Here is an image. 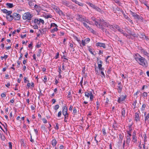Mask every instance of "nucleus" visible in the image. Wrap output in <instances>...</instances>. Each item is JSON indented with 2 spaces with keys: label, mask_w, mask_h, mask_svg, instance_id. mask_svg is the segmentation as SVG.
I'll return each mask as SVG.
<instances>
[{
  "label": "nucleus",
  "mask_w": 149,
  "mask_h": 149,
  "mask_svg": "<svg viewBox=\"0 0 149 149\" xmlns=\"http://www.w3.org/2000/svg\"><path fill=\"white\" fill-rule=\"evenodd\" d=\"M68 115H64V121L65 122H67V119L68 118Z\"/></svg>",
  "instance_id": "39"
},
{
  "label": "nucleus",
  "mask_w": 149,
  "mask_h": 149,
  "mask_svg": "<svg viewBox=\"0 0 149 149\" xmlns=\"http://www.w3.org/2000/svg\"><path fill=\"white\" fill-rule=\"evenodd\" d=\"M6 5L7 8H11L13 7L14 5H13V3H7L6 4Z\"/></svg>",
  "instance_id": "25"
},
{
  "label": "nucleus",
  "mask_w": 149,
  "mask_h": 149,
  "mask_svg": "<svg viewBox=\"0 0 149 149\" xmlns=\"http://www.w3.org/2000/svg\"><path fill=\"white\" fill-rule=\"evenodd\" d=\"M136 101H134L133 102V103H132V104L133 105V106L134 107V108H135L136 105Z\"/></svg>",
  "instance_id": "50"
},
{
  "label": "nucleus",
  "mask_w": 149,
  "mask_h": 149,
  "mask_svg": "<svg viewBox=\"0 0 149 149\" xmlns=\"http://www.w3.org/2000/svg\"><path fill=\"white\" fill-rule=\"evenodd\" d=\"M118 30L119 32H120L121 33H123L124 34V32L123 31V30L121 29L120 28H119V29Z\"/></svg>",
  "instance_id": "48"
},
{
  "label": "nucleus",
  "mask_w": 149,
  "mask_h": 149,
  "mask_svg": "<svg viewBox=\"0 0 149 149\" xmlns=\"http://www.w3.org/2000/svg\"><path fill=\"white\" fill-rule=\"evenodd\" d=\"M121 113V117H125V108H123L122 109Z\"/></svg>",
  "instance_id": "23"
},
{
  "label": "nucleus",
  "mask_w": 149,
  "mask_h": 149,
  "mask_svg": "<svg viewBox=\"0 0 149 149\" xmlns=\"http://www.w3.org/2000/svg\"><path fill=\"white\" fill-rule=\"evenodd\" d=\"M61 115V112L60 111H59L58 114V117H60Z\"/></svg>",
  "instance_id": "58"
},
{
  "label": "nucleus",
  "mask_w": 149,
  "mask_h": 149,
  "mask_svg": "<svg viewBox=\"0 0 149 149\" xmlns=\"http://www.w3.org/2000/svg\"><path fill=\"white\" fill-rule=\"evenodd\" d=\"M87 3L92 8H93L94 9L98 11H100V9L98 8L97 6H95L94 4L90 3L88 2Z\"/></svg>",
  "instance_id": "10"
},
{
  "label": "nucleus",
  "mask_w": 149,
  "mask_h": 149,
  "mask_svg": "<svg viewBox=\"0 0 149 149\" xmlns=\"http://www.w3.org/2000/svg\"><path fill=\"white\" fill-rule=\"evenodd\" d=\"M59 107V106L58 104L55 105L54 107V110H56Z\"/></svg>",
  "instance_id": "35"
},
{
  "label": "nucleus",
  "mask_w": 149,
  "mask_h": 149,
  "mask_svg": "<svg viewBox=\"0 0 149 149\" xmlns=\"http://www.w3.org/2000/svg\"><path fill=\"white\" fill-rule=\"evenodd\" d=\"M54 27V28L50 30V31L51 33H53L54 32L57 31L58 30L57 27L58 26L55 23H51V27Z\"/></svg>",
  "instance_id": "4"
},
{
  "label": "nucleus",
  "mask_w": 149,
  "mask_h": 149,
  "mask_svg": "<svg viewBox=\"0 0 149 149\" xmlns=\"http://www.w3.org/2000/svg\"><path fill=\"white\" fill-rule=\"evenodd\" d=\"M97 62L99 63V64H102V62L101 60H99V59L97 58Z\"/></svg>",
  "instance_id": "55"
},
{
  "label": "nucleus",
  "mask_w": 149,
  "mask_h": 149,
  "mask_svg": "<svg viewBox=\"0 0 149 149\" xmlns=\"http://www.w3.org/2000/svg\"><path fill=\"white\" fill-rule=\"evenodd\" d=\"M34 8L37 11H38V12L40 11L41 8L39 5L35 4L34 6Z\"/></svg>",
  "instance_id": "27"
},
{
  "label": "nucleus",
  "mask_w": 149,
  "mask_h": 149,
  "mask_svg": "<svg viewBox=\"0 0 149 149\" xmlns=\"http://www.w3.org/2000/svg\"><path fill=\"white\" fill-rule=\"evenodd\" d=\"M128 33L130 35L134 37H137V35L134 33H132L131 32H128Z\"/></svg>",
  "instance_id": "34"
},
{
  "label": "nucleus",
  "mask_w": 149,
  "mask_h": 149,
  "mask_svg": "<svg viewBox=\"0 0 149 149\" xmlns=\"http://www.w3.org/2000/svg\"><path fill=\"white\" fill-rule=\"evenodd\" d=\"M62 113L63 115H68V109L65 106H64L62 108Z\"/></svg>",
  "instance_id": "13"
},
{
  "label": "nucleus",
  "mask_w": 149,
  "mask_h": 149,
  "mask_svg": "<svg viewBox=\"0 0 149 149\" xmlns=\"http://www.w3.org/2000/svg\"><path fill=\"white\" fill-rule=\"evenodd\" d=\"M146 107V105L145 104H143L142 105V108H141V110H143Z\"/></svg>",
  "instance_id": "52"
},
{
  "label": "nucleus",
  "mask_w": 149,
  "mask_h": 149,
  "mask_svg": "<svg viewBox=\"0 0 149 149\" xmlns=\"http://www.w3.org/2000/svg\"><path fill=\"white\" fill-rule=\"evenodd\" d=\"M97 64L98 67L99 68V69L101 71L104 70V69L102 67V64H99V63L98 62H97Z\"/></svg>",
  "instance_id": "28"
},
{
  "label": "nucleus",
  "mask_w": 149,
  "mask_h": 149,
  "mask_svg": "<svg viewBox=\"0 0 149 149\" xmlns=\"http://www.w3.org/2000/svg\"><path fill=\"white\" fill-rule=\"evenodd\" d=\"M148 86H143V87H142V89L143 90H144L145 89H147V88H148Z\"/></svg>",
  "instance_id": "63"
},
{
  "label": "nucleus",
  "mask_w": 149,
  "mask_h": 149,
  "mask_svg": "<svg viewBox=\"0 0 149 149\" xmlns=\"http://www.w3.org/2000/svg\"><path fill=\"white\" fill-rule=\"evenodd\" d=\"M1 11L4 13H6V15L7 14H11L12 11H8L5 9H4L1 10Z\"/></svg>",
  "instance_id": "21"
},
{
  "label": "nucleus",
  "mask_w": 149,
  "mask_h": 149,
  "mask_svg": "<svg viewBox=\"0 0 149 149\" xmlns=\"http://www.w3.org/2000/svg\"><path fill=\"white\" fill-rule=\"evenodd\" d=\"M56 125L54 127V128L56 130H58L59 129V126H58V123H56Z\"/></svg>",
  "instance_id": "40"
},
{
  "label": "nucleus",
  "mask_w": 149,
  "mask_h": 149,
  "mask_svg": "<svg viewBox=\"0 0 149 149\" xmlns=\"http://www.w3.org/2000/svg\"><path fill=\"white\" fill-rule=\"evenodd\" d=\"M76 19L81 22H83L86 20V18L84 16L81 15H78L77 16Z\"/></svg>",
  "instance_id": "7"
},
{
  "label": "nucleus",
  "mask_w": 149,
  "mask_h": 149,
  "mask_svg": "<svg viewBox=\"0 0 149 149\" xmlns=\"http://www.w3.org/2000/svg\"><path fill=\"white\" fill-rule=\"evenodd\" d=\"M42 50L41 49H39L38 52L37 54V55L38 57H39L40 56V54L42 52Z\"/></svg>",
  "instance_id": "32"
},
{
  "label": "nucleus",
  "mask_w": 149,
  "mask_h": 149,
  "mask_svg": "<svg viewBox=\"0 0 149 149\" xmlns=\"http://www.w3.org/2000/svg\"><path fill=\"white\" fill-rule=\"evenodd\" d=\"M124 36H126V37H127V38H130V36L129 35H127V33H124Z\"/></svg>",
  "instance_id": "57"
},
{
  "label": "nucleus",
  "mask_w": 149,
  "mask_h": 149,
  "mask_svg": "<svg viewBox=\"0 0 149 149\" xmlns=\"http://www.w3.org/2000/svg\"><path fill=\"white\" fill-rule=\"evenodd\" d=\"M90 40V39L89 38H86L85 40H82L81 42V45H82L83 46H85L86 45L89 43Z\"/></svg>",
  "instance_id": "12"
},
{
  "label": "nucleus",
  "mask_w": 149,
  "mask_h": 149,
  "mask_svg": "<svg viewBox=\"0 0 149 149\" xmlns=\"http://www.w3.org/2000/svg\"><path fill=\"white\" fill-rule=\"evenodd\" d=\"M118 135L119 136V138L120 139V142H119V143H120V144L122 143L123 136L121 134H119Z\"/></svg>",
  "instance_id": "30"
},
{
  "label": "nucleus",
  "mask_w": 149,
  "mask_h": 149,
  "mask_svg": "<svg viewBox=\"0 0 149 149\" xmlns=\"http://www.w3.org/2000/svg\"><path fill=\"white\" fill-rule=\"evenodd\" d=\"M41 129L45 131L46 130V127L44 125H42L41 126Z\"/></svg>",
  "instance_id": "42"
},
{
  "label": "nucleus",
  "mask_w": 149,
  "mask_h": 149,
  "mask_svg": "<svg viewBox=\"0 0 149 149\" xmlns=\"http://www.w3.org/2000/svg\"><path fill=\"white\" fill-rule=\"evenodd\" d=\"M127 133L128 135H127V136L131 137L132 136V134H131V131H127Z\"/></svg>",
  "instance_id": "43"
},
{
  "label": "nucleus",
  "mask_w": 149,
  "mask_h": 149,
  "mask_svg": "<svg viewBox=\"0 0 149 149\" xmlns=\"http://www.w3.org/2000/svg\"><path fill=\"white\" fill-rule=\"evenodd\" d=\"M8 57V56L7 55H5L4 56H1V60H3L4 58L5 59H7Z\"/></svg>",
  "instance_id": "37"
},
{
  "label": "nucleus",
  "mask_w": 149,
  "mask_h": 149,
  "mask_svg": "<svg viewBox=\"0 0 149 149\" xmlns=\"http://www.w3.org/2000/svg\"><path fill=\"white\" fill-rule=\"evenodd\" d=\"M91 19L92 20L94 21L95 22V24L96 26L97 25H101L102 22L100 21V19H98L96 20V19L94 17H92L91 18Z\"/></svg>",
  "instance_id": "8"
},
{
  "label": "nucleus",
  "mask_w": 149,
  "mask_h": 149,
  "mask_svg": "<svg viewBox=\"0 0 149 149\" xmlns=\"http://www.w3.org/2000/svg\"><path fill=\"white\" fill-rule=\"evenodd\" d=\"M102 131L103 134L105 135L106 134V132H105V128H103L102 129Z\"/></svg>",
  "instance_id": "60"
},
{
  "label": "nucleus",
  "mask_w": 149,
  "mask_h": 149,
  "mask_svg": "<svg viewBox=\"0 0 149 149\" xmlns=\"http://www.w3.org/2000/svg\"><path fill=\"white\" fill-rule=\"evenodd\" d=\"M57 142L56 140L55 139H53L52 140V144L53 147L55 146L56 145Z\"/></svg>",
  "instance_id": "26"
},
{
  "label": "nucleus",
  "mask_w": 149,
  "mask_h": 149,
  "mask_svg": "<svg viewBox=\"0 0 149 149\" xmlns=\"http://www.w3.org/2000/svg\"><path fill=\"white\" fill-rule=\"evenodd\" d=\"M77 110L75 107H74V109H73V113L75 114L76 113H77Z\"/></svg>",
  "instance_id": "54"
},
{
  "label": "nucleus",
  "mask_w": 149,
  "mask_h": 149,
  "mask_svg": "<svg viewBox=\"0 0 149 149\" xmlns=\"http://www.w3.org/2000/svg\"><path fill=\"white\" fill-rule=\"evenodd\" d=\"M75 3L80 6H84V4L83 3L79 2L77 1Z\"/></svg>",
  "instance_id": "33"
},
{
  "label": "nucleus",
  "mask_w": 149,
  "mask_h": 149,
  "mask_svg": "<svg viewBox=\"0 0 149 149\" xmlns=\"http://www.w3.org/2000/svg\"><path fill=\"white\" fill-rule=\"evenodd\" d=\"M103 70L101 71V73L102 75V76H101L102 78L104 77V78L105 77V75L104 73V72L103 71Z\"/></svg>",
  "instance_id": "45"
},
{
  "label": "nucleus",
  "mask_w": 149,
  "mask_h": 149,
  "mask_svg": "<svg viewBox=\"0 0 149 149\" xmlns=\"http://www.w3.org/2000/svg\"><path fill=\"white\" fill-rule=\"evenodd\" d=\"M83 24L84 25L88 30H90L92 32L94 33V31L93 29L91 28L88 25H87L85 22H83Z\"/></svg>",
  "instance_id": "17"
},
{
  "label": "nucleus",
  "mask_w": 149,
  "mask_h": 149,
  "mask_svg": "<svg viewBox=\"0 0 149 149\" xmlns=\"http://www.w3.org/2000/svg\"><path fill=\"white\" fill-rule=\"evenodd\" d=\"M58 72H59V73H61V72H62L61 70V66L60 65V66H58Z\"/></svg>",
  "instance_id": "49"
},
{
  "label": "nucleus",
  "mask_w": 149,
  "mask_h": 149,
  "mask_svg": "<svg viewBox=\"0 0 149 149\" xmlns=\"http://www.w3.org/2000/svg\"><path fill=\"white\" fill-rule=\"evenodd\" d=\"M11 14H7L6 15V18L9 21H11L13 19V15H12Z\"/></svg>",
  "instance_id": "18"
},
{
  "label": "nucleus",
  "mask_w": 149,
  "mask_h": 149,
  "mask_svg": "<svg viewBox=\"0 0 149 149\" xmlns=\"http://www.w3.org/2000/svg\"><path fill=\"white\" fill-rule=\"evenodd\" d=\"M130 12L131 14L134 17V19H139L140 17L136 13L132 12L131 10H130Z\"/></svg>",
  "instance_id": "16"
},
{
  "label": "nucleus",
  "mask_w": 149,
  "mask_h": 149,
  "mask_svg": "<svg viewBox=\"0 0 149 149\" xmlns=\"http://www.w3.org/2000/svg\"><path fill=\"white\" fill-rule=\"evenodd\" d=\"M144 122L145 123H148L149 122V113H147L146 112H144Z\"/></svg>",
  "instance_id": "9"
},
{
  "label": "nucleus",
  "mask_w": 149,
  "mask_h": 149,
  "mask_svg": "<svg viewBox=\"0 0 149 149\" xmlns=\"http://www.w3.org/2000/svg\"><path fill=\"white\" fill-rule=\"evenodd\" d=\"M33 16V14L30 12H27L23 14L22 16V18L24 20L29 21L32 19Z\"/></svg>",
  "instance_id": "2"
},
{
  "label": "nucleus",
  "mask_w": 149,
  "mask_h": 149,
  "mask_svg": "<svg viewBox=\"0 0 149 149\" xmlns=\"http://www.w3.org/2000/svg\"><path fill=\"white\" fill-rule=\"evenodd\" d=\"M61 3L62 4L65 5L66 6L71 8V6L70 5V2L67 1L66 0H62L61 1Z\"/></svg>",
  "instance_id": "14"
},
{
  "label": "nucleus",
  "mask_w": 149,
  "mask_h": 149,
  "mask_svg": "<svg viewBox=\"0 0 149 149\" xmlns=\"http://www.w3.org/2000/svg\"><path fill=\"white\" fill-rule=\"evenodd\" d=\"M75 39L77 41V42H79V43L80 44V46H81V41L78 38H77V36L74 37Z\"/></svg>",
  "instance_id": "36"
},
{
  "label": "nucleus",
  "mask_w": 149,
  "mask_h": 149,
  "mask_svg": "<svg viewBox=\"0 0 149 149\" xmlns=\"http://www.w3.org/2000/svg\"><path fill=\"white\" fill-rule=\"evenodd\" d=\"M47 77L46 76H45L44 78V79H43V81L45 83L47 81Z\"/></svg>",
  "instance_id": "61"
},
{
  "label": "nucleus",
  "mask_w": 149,
  "mask_h": 149,
  "mask_svg": "<svg viewBox=\"0 0 149 149\" xmlns=\"http://www.w3.org/2000/svg\"><path fill=\"white\" fill-rule=\"evenodd\" d=\"M27 81L28 82L27 84V86L29 88L30 87L31 84L29 83V80H27Z\"/></svg>",
  "instance_id": "62"
},
{
  "label": "nucleus",
  "mask_w": 149,
  "mask_h": 149,
  "mask_svg": "<svg viewBox=\"0 0 149 149\" xmlns=\"http://www.w3.org/2000/svg\"><path fill=\"white\" fill-rule=\"evenodd\" d=\"M88 50L89 52H90L92 54H93V55H94L93 52V50L92 49L90 48V47H89V48L88 49Z\"/></svg>",
  "instance_id": "38"
},
{
  "label": "nucleus",
  "mask_w": 149,
  "mask_h": 149,
  "mask_svg": "<svg viewBox=\"0 0 149 149\" xmlns=\"http://www.w3.org/2000/svg\"><path fill=\"white\" fill-rule=\"evenodd\" d=\"M90 94L91 95L90 96V98L91 101H92L93 100V95H92V94Z\"/></svg>",
  "instance_id": "46"
},
{
  "label": "nucleus",
  "mask_w": 149,
  "mask_h": 149,
  "mask_svg": "<svg viewBox=\"0 0 149 149\" xmlns=\"http://www.w3.org/2000/svg\"><path fill=\"white\" fill-rule=\"evenodd\" d=\"M139 57H136L135 58L136 60L137 61L139 64L144 67L148 65V63L146 59L144 58L139 56Z\"/></svg>",
  "instance_id": "1"
},
{
  "label": "nucleus",
  "mask_w": 149,
  "mask_h": 149,
  "mask_svg": "<svg viewBox=\"0 0 149 149\" xmlns=\"http://www.w3.org/2000/svg\"><path fill=\"white\" fill-rule=\"evenodd\" d=\"M36 106H34L33 105H31V108L32 110H34L35 109V107Z\"/></svg>",
  "instance_id": "59"
},
{
  "label": "nucleus",
  "mask_w": 149,
  "mask_h": 149,
  "mask_svg": "<svg viewBox=\"0 0 149 149\" xmlns=\"http://www.w3.org/2000/svg\"><path fill=\"white\" fill-rule=\"evenodd\" d=\"M100 20L102 24H103V25L106 26L108 28H110L111 30L115 31V28L113 27V25L109 24L108 23L106 22L104 20L101 19H100Z\"/></svg>",
  "instance_id": "3"
},
{
  "label": "nucleus",
  "mask_w": 149,
  "mask_h": 149,
  "mask_svg": "<svg viewBox=\"0 0 149 149\" xmlns=\"http://www.w3.org/2000/svg\"><path fill=\"white\" fill-rule=\"evenodd\" d=\"M137 141L136 136H132V141L134 143H136Z\"/></svg>",
  "instance_id": "29"
},
{
  "label": "nucleus",
  "mask_w": 149,
  "mask_h": 149,
  "mask_svg": "<svg viewBox=\"0 0 149 149\" xmlns=\"http://www.w3.org/2000/svg\"><path fill=\"white\" fill-rule=\"evenodd\" d=\"M9 148L10 149H12V143L11 142H9L8 143Z\"/></svg>",
  "instance_id": "51"
},
{
  "label": "nucleus",
  "mask_w": 149,
  "mask_h": 149,
  "mask_svg": "<svg viewBox=\"0 0 149 149\" xmlns=\"http://www.w3.org/2000/svg\"><path fill=\"white\" fill-rule=\"evenodd\" d=\"M33 22L35 24H37L38 25H40L41 23L43 24L45 23L44 20L40 18L35 19H34Z\"/></svg>",
  "instance_id": "5"
},
{
  "label": "nucleus",
  "mask_w": 149,
  "mask_h": 149,
  "mask_svg": "<svg viewBox=\"0 0 149 149\" xmlns=\"http://www.w3.org/2000/svg\"><path fill=\"white\" fill-rule=\"evenodd\" d=\"M33 28L35 29H38V26H37V24H36L33 26Z\"/></svg>",
  "instance_id": "44"
},
{
  "label": "nucleus",
  "mask_w": 149,
  "mask_h": 149,
  "mask_svg": "<svg viewBox=\"0 0 149 149\" xmlns=\"http://www.w3.org/2000/svg\"><path fill=\"white\" fill-rule=\"evenodd\" d=\"M118 92L119 93L121 92L122 86L121 85V82H119L118 83Z\"/></svg>",
  "instance_id": "24"
},
{
  "label": "nucleus",
  "mask_w": 149,
  "mask_h": 149,
  "mask_svg": "<svg viewBox=\"0 0 149 149\" xmlns=\"http://www.w3.org/2000/svg\"><path fill=\"white\" fill-rule=\"evenodd\" d=\"M52 17V15H46L45 16V17L46 18H51Z\"/></svg>",
  "instance_id": "41"
},
{
  "label": "nucleus",
  "mask_w": 149,
  "mask_h": 149,
  "mask_svg": "<svg viewBox=\"0 0 149 149\" xmlns=\"http://www.w3.org/2000/svg\"><path fill=\"white\" fill-rule=\"evenodd\" d=\"M59 53L58 52H57L56 53V55L55 57V58L56 59H57L59 57Z\"/></svg>",
  "instance_id": "56"
},
{
  "label": "nucleus",
  "mask_w": 149,
  "mask_h": 149,
  "mask_svg": "<svg viewBox=\"0 0 149 149\" xmlns=\"http://www.w3.org/2000/svg\"><path fill=\"white\" fill-rule=\"evenodd\" d=\"M13 19L16 20H19L20 18V15L17 13H14L13 14Z\"/></svg>",
  "instance_id": "11"
},
{
  "label": "nucleus",
  "mask_w": 149,
  "mask_h": 149,
  "mask_svg": "<svg viewBox=\"0 0 149 149\" xmlns=\"http://www.w3.org/2000/svg\"><path fill=\"white\" fill-rule=\"evenodd\" d=\"M131 137L130 136H126V143L128 145H129V143H130V142L131 140V139L130 138Z\"/></svg>",
  "instance_id": "22"
},
{
  "label": "nucleus",
  "mask_w": 149,
  "mask_h": 149,
  "mask_svg": "<svg viewBox=\"0 0 149 149\" xmlns=\"http://www.w3.org/2000/svg\"><path fill=\"white\" fill-rule=\"evenodd\" d=\"M126 97V95H121L120 97L118 98V102L119 103H120L121 102L124 101Z\"/></svg>",
  "instance_id": "15"
},
{
  "label": "nucleus",
  "mask_w": 149,
  "mask_h": 149,
  "mask_svg": "<svg viewBox=\"0 0 149 149\" xmlns=\"http://www.w3.org/2000/svg\"><path fill=\"white\" fill-rule=\"evenodd\" d=\"M42 120L43 121V123H47V120L45 118H42Z\"/></svg>",
  "instance_id": "47"
},
{
  "label": "nucleus",
  "mask_w": 149,
  "mask_h": 149,
  "mask_svg": "<svg viewBox=\"0 0 149 149\" xmlns=\"http://www.w3.org/2000/svg\"><path fill=\"white\" fill-rule=\"evenodd\" d=\"M140 113V112L139 111L135 113L134 120L136 122L140 121V117L139 116Z\"/></svg>",
  "instance_id": "6"
},
{
  "label": "nucleus",
  "mask_w": 149,
  "mask_h": 149,
  "mask_svg": "<svg viewBox=\"0 0 149 149\" xmlns=\"http://www.w3.org/2000/svg\"><path fill=\"white\" fill-rule=\"evenodd\" d=\"M64 146L63 145H61L59 147V149H64Z\"/></svg>",
  "instance_id": "64"
},
{
  "label": "nucleus",
  "mask_w": 149,
  "mask_h": 149,
  "mask_svg": "<svg viewBox=\"0 0 149 149\" xmlns=\"http://www.w3.org/2000/svg\"><path fill=\"white\" fill-rule=\"evenodd\" d=\"M123 14L124 15V16L125 18L127 19V21L130 22L132 24H133V23L132 22V21L129 18V17L127 15L125 14V13L123 12Z\"/></svg>",
  "instance_id": "20"
},
{
  "label": "nucleus",
  "mask_w": 149,
  "mask_h": 149,
  "mask_svg": "<svg viewBox=\"0 0 149 149\" xmlns=\"http://www.w3.org/2000/svg\"><path fill=\"white\" fill-rule=\"evenodd\" d=\"M96 45L97 46L102 47L104 48H106L105 44L104 43H102L100 42H97L96 44Z\"/></svg>",
  "instance_id": "19"
},
{
  "label": "nucleus",
  "mask_w": 149,
  "mask_h": 149,
  "mask_svg": "<svg viewBox=\"0 0 149 149\" xmlns=\"http://www.w3.org/2000/svg\"><path fill=\"white\" fill-rule=\"evenodd\" d=\"M118 124L117 123L116 121H114V122L113 123V125H112V127L113 128H114L115 129H116V128H117L118 127Z\"/></svg>",
  "instance_id": "31"
},
{
  "label": "nucleus",
  "mask_w": 149,
  "mask_h": 149,
  "mask_svg": "<svg viewBox=\"0 0 149 149\" xmlns=\"http://www.w3.org/2000/svg\"><path fill=\"white\" fill-rule=\"evenodd\" d=\"M113 27L116 29H117L118 30L120 28L119 26L117 25H115L113 26Z\"/></svg>",
  "instance_id": "53"
}]
</instances>
